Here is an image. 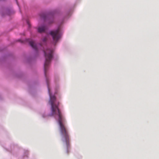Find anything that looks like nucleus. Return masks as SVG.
Instances as JSON below:
<instances>
[{
	"label": "nucleus",
	"instance_id": "nucleus-1",
	"mask_svg": "<svg viewBox=\"0 0 159 159\" xmlns=\"http://www.w3.org/2000/svg\"><path fill=\"white\" fill-rule=\"evenodd\" d=\"M50 99L49 103L51 105V116L58 117V121L60 126V132L61 140L63 143L64 148L68 153L70 148V137L68 131L64 125L65 120L62 114L59 109V102L56 100L54 96H51L49 93Z\"/></svg>",
	"mask_w": 159,
	"mask_h": 159
},
{
	"label": "nucleus",
	"instance_id": "nucleus-2",
	"mask_svg": "<svg viewBox=\"0 0 159 159\" xmlns=\"http://www.w3.org/2000/svg\"><path fill=\"white\" fill-rule=\"evenodd\" d=\"M53 50L52 49L48 48L46 50H44L45 61L44 64V73L46 77H47L46 71L48 66L53 57Z\"/></svg>",
	"mask_w": 159,
	"mask_h": 159
},
{
	"label": "nucleus",
	"instance_id": "nucleus-3",
	"mask_svg": "<svg viewBox=\"0 0 159 159\" xmlns=\"http://www.w3.org/2000/svg\"><path fill=\"white\" fill-rule=\"evenodd\" d=\"M60 29L58 28L57 30L51 31L49 34L52 36L53 41L56 43L60 38L61 35L60 34Z\"/></svg>",
	"mask_w": 159,
	"mask_h": 159
},
{
	"label": "nucleus",
	"instance_id": "nucleus-4",
	"mask_svg": "<svg viewBox=\"0 0 159 159\" xmlns=\"http://www.w3.org/2000/svg\"><path fill=\"white\" fill-rule=\"evenodd\" d=\"M28 41L31 46L35 50L37 51V44L35 43V41L31 39H28Z\"/></svg>",
	"mask_w": 159,
	"mask_h": 159
},
{
	"label": "nucleus",
	"instance_id": "nucleus-5",
	"mask_svg": "<svg viewBox=\"0 0 159 159\" xmlns=\"http://www.w3.org/2000/svg\"><path fill=\"white\" fill-rule=\"evenodd\" d=\"M46 29V27L44 26L39 27L38 28V31L41 33L44 32Z\"/></svg>",
	"mask_w": 159,
	"mask_h": 159
},
{
	"label": "nucleus",
	"instance_id": "nucleus-6",
	"mask_svg": "<svg viewBox=\"0 0 159 159\" xmlns=\"http://www.w3.org/2000/svg\"><path fill=\"white\" fill-rule=\"evenodd\" d=\"M47 40V38L46 37H45L43 39V42H45Z\"/></svg>",
	"mask_w": 159,
	"mask_h": 159
},
{
	"label": "nucleus",
	"instance_id": "nucleus-7",
	"mask_svg": "<svg viewBox=\"0 0 159 159\" xmlns=\"http://www.w3.org/2000/svg\"><path fill=\"white\" fill-rule=\"evenodd\" d=\"M41 18H43L44 19H45V16L44 15L43 16H41Z\"/></svg>",
	"mask_w": 159,
	"mask_h": 159
},
{
	"label": "nucleus",
	"instance_id": "nucleus-8",
	"mask_svg": "<svg viewBox=\"0 0 159 159\" xmlns=\"http://www.w3.org/2000/svg\"><path fill=\"white\" fill-rule=\"evenodd\" d=\"M48 91H49V93L50 92V90H49V88H48Z\"/></svg>",
	"mask_w": 159,
	"mask_h": 159
}]
</instances>
